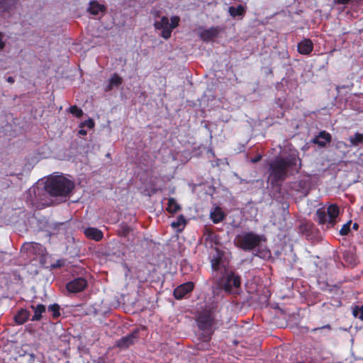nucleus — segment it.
<instances>
[{
    "label": "nucleus",
    "instance_id": "f257e3e1",
    "mask_svg": "<svg viewBox=\"0 0 363 363\" xmlns=\"http://www.w3.org/2000/svg\"><path fill=\"white\" fill-rule=\"evenodd\" d=\"M298 158L295 155L286 157H278L269 164L268 181L272 186H279L286 179L288 171L297 164Z\"/></svg>",
    "mask_w": 363,
    "mask_h": 363
},
{
    "label": "nucleus",
    "instance_id": "f03ea898",
    "mask_svg": "<svg viewBox=\"0 0 363 363\" xmlns=\"http://www.w3.org/2000/svg\"><path fill=\"white\" fill-rule=\"evenodd\" d=\"M196 324L198 328L204 331L201 339L203 343L198 344L197 347L199 350L204 349L203 344L208 346L213 333V326L216 323V318L213 308H206L200 311L196 316Z\"/></svg>",
    "mask_w": 363,
    "mask_h": 363
},
{
    "label": "nucleus",
    "instance_id": "7ed1b4c3",
    "mask_svg": "<svg viewBox=\"0 0 363 363\" xmlns=\"http://www.w3.org/2000/svg\"><path fill=\"white\" fill-rule=\"evenodd\" d=\"M74 188V183L63 175L48 177L45 185V191L51 196H67Z\"/></svg>",
    "mask_w": 363,
    "mask_h": 363
},
{
    "label": "nucleus",
    "instance_id": "20e7f679",
    "mask_svg": "<svg viewBox=\"0 0 363 363\" xmlns=\"http://www.w3.org/2000/svg\"><path fill=\"white\" fill-rule=\"evenodd\" d=\"M339 213L338 206L332 203L328 206L326 210L324 208H320L316 211L315 220L319 225H326L327 228H332L335 225Z\"/></svg>",
    "mask_w": 363,
    "mask_h": 363
},
{
    "label": "nucleus",
    "instance_id": "39448f33",
    "mask_svg": "<svg viewBox=\"0 0 363 363\" xmlns=\"http://www.w3.org/2000/svg\"><path fill=\"white\" fill-rule=\"evenodd\" d=\"M262 240V236L254 232H243L238 235L234 240L236 247L245 252H250L258 247Z\"/></svg>",
    "mask_w": 363,
    "mask_h": 363
},
{
    "label": "nucleus",
    "instance_id": "423d86ee",
    "mask_svg": "<svg viewBox=\"0 0 363 363\" xmlns=\"http://www.w3.org/2000/svg\"><path fill=\"white\" fill-rule=\"evenodd\" d=\"M180 18L178 16L171 17V23L167 16H162L160 21L154 23V27L156 30H161V37L164 39H169L171 37L172 30L179 26Z\"/></svg>",
    "mask_w": 363,
    "mask_h": 363
},
{
    "label": "nucleus",
    "instance_id": "0eeeda50",
    "mask_svg": "<svg viewBox=\"0 0 363 363\" xmlns=\"http://www.w3.org/2000/svg\"><path fill=\"white\" fill-rule=\"evenodd\" d=\"M45 252V248L41 244L35 242H25L21 247V253L33 259L44 256Z\"/></svg>",
    "mask_w": 363,
    "mask_h": 363
},
{
    "label": "nucleus",
    "instance_id": "6e6552de",
    "mask_svg": "<svg viewBox=\"0 0 363 363\" xmlns=\"http://www.w3.org/2000/svg\"><path fill=\"white\" fill-rule=\"evenodd\" d=\"M241 284V278L239 275L235 274L234 272H226L225 276L223 277L222 289L227 294H233V288L238 289Z\"/></svg>",
    "mask_w": 363,
    "mask_h": 363
},
{
    "label": "nucleus",
    "instance_id": "1a4fd4ad",
    "mask_svg": "<svg viewBox=\"0 0 363 363\" xmlns=\"http://www.w3.org/2000/svg\"><path fill=\"white\" fill-rule=\"evenodd\" d=\"M87 286V281L83 277H77L66 284L67 290L70 293H78L84 291Z\"/></svg>",
    "mask_w": 363,
    "mask_h": 363
},
{
    "label": "nucleus",
    "instance_id": "9d476101",
    "mask_svg": "<svg viewBox=\"0 0 363 363\" xmlns=\"http://www.w3.org/2000/svg\"><path fill=\"white\" fill-rule=\"evenodd\" d=\"M195 287L193 281L182 284L174 289V297L177 300L182 299L187 294L191 292Z\"/></svg>",
    "mask_w": 363,
    "mask_h": 363
},
{
    "label": "nucleus",
    "instance_id": "9b49d317",
    "mask_svg": "<svg viewBox=\"0 0 363 363\" xmlns=\"http://www.w3.org/2000/svg\"><path fill=\"white\" fill-rule=\"evenodd\" d=\"M139 337V330H134L126 336L122 337L117 341L116 345L121 349H126L133 345Z\"/></svg>",
    "mask_w": 363,
    "mask_h": 363
},
{
    "label": "nucleus",
    "instance_id": "f8f14e48",
    "mask_svg": "<svg viewBox=\"0 0 363 363\" xmlns=\"http://www.w3.org/2000/svg\"><path fill=\"white\" fill-rule=\"evenodd\" d=\"M222 28L219 26H212L208 29H204L199 33L200 38L204 42H209L217 38Z\"/></svg>",
    "mask_w": 363,
    "mask_h": 363
},
{
    "label": "nucleus",
    "instance_id": "ddd939ff",
    "mask_svg": "<svg viewBox=\"0 0 363 363\" xmlns=\"http://www.w3.org/2000/svg\"><path fill=\"white\" fill-rule=\"evenodd\" d=\"M313 50V43L309 38H304L297 45L298 52L304 55H310Z\"/></svg>",
    "mask_w": 363,
    "mask_h": 363
},
{
    "label": "nucleus",
    "instance_id": "4468645a",
    "mask_svg": "<svg viewBox=\"0 0 363 363\" xmlns=\"http://www.w3.org/2000/svg\"><path fill=\"white\" fill-rule=\"evenodd\" d=\"M84 234L87 238L96 242L101 241L104 238L103 232L96 228L88 227L84 230Z\"/></svg>",
    "mask_w": 363,
    "mask_h": 363
},
{
    "label": "nucleus",
    "instance_id": "2eb2a0df",
    "mask_svg": "<svg viewBox=\"0 0 363 363\" xmlns=\"http://www.w3.org/2000/svg\"><path fill=\"white\" fill-rule=\"evenodd\" d=\"M331 135L328 132L323 130L313 140L315 144L319 147H323L331 141Z\"/></svg>",
    "mask_w": 363,
    "mask_h": 363
},
{
    "label": "nucleus",
    "instance_id": "dca6fc26",
    "mask_svg": "<svg viewBox=\"0 0 363 363\" xmlns=\"http://www.w3.org/2000/svg\"><path fill=\"white\" fill-rule=\"evenodd\" d=\"M30 308L33 311L34 314L32 316L31 321H39L43 318V313H45L46 307L43 303H38L36 306L31 305Z\"/></svg>",
    "mask_w": 363,
    "mask_h": 363
},
{
    "label": "nucleus",
    "instance_id": "f3484780",
    "mask_svg": "<svg viewBox=\"0 0 363 363\" xmlns=\"http://www.w3.org/2000/svg\"><path fill=\"white\" fill-rule=\"evenodd\" d=\"M30 316V313L29 311L25 308H21L14 315V321L18 325H23L28 320H29Z\"/></svg>",
    "mask_w": 363,
    "mask_h": 363
},
{
    "label": "nucleus",
    "instance_id": "a211bd4d",
    "mask_svg": "<svg viewBox=\"0 0 363 363\" xmlns=\"http://www.w3.org/2000/svg\"><path fill=\"white\" fill-rule=\"evenodd\" d=\"M223 252L216 250V253L211 259V267L213 271H219L221 269Z\"/></svg>",
    "mask_w": 363,
    "mask_h": 363
},
{
    "label": "nucleus",
    "instance_id": "6ab92c4d",
    "mask_svg": "<svg viewBox=\"0 0 363 363\" xmlns=\"http://www.w3.org/2000/svg\"><path fill=\"white\" fill-rule=\"evenodd\" d=\"M106 7L104 4H99L97 1L93 0L89 3L88 11L92 15H97L100 12H105Z\"/></svg>",
    "mask_w": 363,
    "mask_h": 363
},
{
    "label": "nucleus",
    "instance_id": "aec40b11",
    "mask_svg": "<svg viewBox=\"0 0 363 363\" xmlns=\"http://www.w3.org/2000/svg\"><path fill=\"white\" fill-rule=\"evenodd\" d=\"M210 217L213 223H218L224 219L225 215L221 208L217 206L211 213Z\"/></svg>",
    "mask_w": 363,
    "mask_h": 363
},
{
    "label": "nucleus",
    "instance_id": "412c9836",
    "mask_svg": "<svg viewBox=\"0 0 363 363\" xmlns=\"http://www.w3.org/2000/svg\"><path fill=\"white\" fill-rule=\"evenodd\" d=\"M132 231L133 228L126 223L123 222L118 225L117 235L121 238H126Z\"/></svg>",
    "mask_w": 363,
    "mask_h": 363
},
{
    "label": "nucleus",
    "instance_id": "4be33fe9",
    "mask_svg": "<svg viewBox=\"0 0 363 363\" xmlns=\"http://www.w3.org/2000/svg\"><path fill=\"white\" fill-rule=\"evenodd\" d=\"M180 209H181V207H180L179 204L177 203V202L176 201V200L174 198L170 197L168 199L167 206L166 208V211L168 213H169L171 214H174Z\"/></svg>",
    "mask_w": 363,
    "mask_h": 363
},
{
    "label": "nucleus",
    "instance_id": "5701e85b",
    "mask_svg": "<svg viewBox=\"0 0 363 363\" xmlns=\"http://www.w3.org/2000/svg\"><path fill=\"white\" fill-rule=\"evenodd\" d=\"M17 3V0H0V13L9 11Z\"/></svg>",
    "mask_w": 363,
    "mask_h": 363
},
{
    "label": "nucleus",
    "instance_id": "b1692460",
    "mask_svg": "<svg viewBox=\"0 0 363 363\" xmlns=\"http://www.w3.org/2000/svg\"><path fill=\"white\" fill-rule=\"evenodd\" d=\"M228 11L233 17L243 16L245 13V8L241 4L238 5L237 7L230 6Z\"/></svg>",
    "mask_w": 363,
    "mask_h": 363
},
{
    "label": "nucleus",
    "instance_id": "393cba45",
    "mask_svg": "<svg viewBox=\"0 0 363 363\" xmlns=\"http://www.w3.org/2000/svg\"><path fill=\"white\" fill-rule=\"evenodd\" d=\"M123 82L122 78L117 74H113L110 80L107 90H111L113 86H118Z\"/></svg>",
    "mask_w": 363,
    "mask_h": 363
},
{
    "label": "nucleus",
    "instance_id": "a878e982",
    "mask_svg": "<svg viewBox=\"0 0 363 363\" xmlns=\"http://www.w3.org/2000/svg\"><path fill=\"white\" fill-rule=\"evenodd\" d=\"M48 311L52 312V316L54 320L57 319L60 316V306L57 303H53L48 306Z\"/></svg>",
    "mask_w": 363,
    "mask_h": 363
},
{
    "label": "nucleus",
    "instance_id": "bb28decb",
    "mask_svg": "<svg viewBox=\"0 0 363 363\" xmlns=\"http://www.w3.org/2000/svg\"><path fill=\"white\" fill-rule=\"evenodd\" d=\"M352 315L354 317L359 318L361 320H363V305L362 306H354L352 307Z\"/></svg>",
    "mask_w": 363,
    "mask_h": 363
},
{
    "label": "nucleus",
    "instance_id": "cd10ccee",
    "mask_svg": "<svg viewBox=\"0 0 363 363\" xmlns=\"http://www.w3.org/2000/svg\"><path fill=\"white\" fill-rule=\"evenodd\" d=\"M350 141L353 145L363 143V133H356L354 136L350 137Z\"/></svg>",
    "mask_w": 363,
    "mask_h": 363
},
{
    "label": "nucleus",
    "instance_id": "c85d7f7f",
    "mask_svg": "<svg viewBox=\"0 0 363 363\" xmlns=\"http://www.w3.org/2000/svg\"><path fill=\"white\" fill-rule=\"evenodd\" d=\"M69 112L78 118L83 115L82 110L76 105L71 106L69 108Z\"/></svg>",
    "mask_w": 363,
    "mask_h": 363
},
{
    "label": "nucleus",
    "instance_id": "c756f323",
    "mask_svg": "<svg viewBox=\"0 0 363 363\" xmlns=\"http://www.w3.org/2000/svg\"><path fill=\"white\" fill-rule=\"evenodd\" d=\"M186 223V220L185 219V217L183 215H180L177 217V219L176 221H174L172 223V226L173 228H179L181 225H185Z\"/></svg>",
    "mask_w": 363,
    "mask_h": 363
},
{
    "label": "nucleus",
    "instance_id": "7c9ffc66",
    "mask_svg": "<svg viewBox=\"0 0 363 363\" xmlns=\"http://www.w3.org/2000/svg\"><path fill=\"white\" fill-rule=\"evenodd\" d=\"M352 224V220L347 221L345 224L342 225L341 229L340 230V234L341 235H347L350 232V227Z\"/></svg>",
    "mask_w": 363,
    "mask_h": 363
},
{
    "label": "nucleus",
    "instance_id": "2f4dec72",
    "mask_svg": "<svg viewBox=\"0 0 363 363\" xmlns=\"http://www.w3.org/2000/svg\"><path fill=\"white\" fill-rule=\"evenodd\" d=\"M81 126H86L89 128H93L94 127V121L91 118H89L85 120L83 123H82Z\"/></svg>",
    "mask_w": 363,
    "mask_h": 363
},
{
    "label": "nucleus",
    "instance_id": "473e14b6",
    "mask_svg": "<svg viewBox=\"0 0 363 363\" xmlns=\"http://www.w3.org/2000/svg\"><path fill=\"white\" fill-rule=\"evenodd\" d=\"M306 185H307V182L305 181H300L298 183L299 187L303 189L302 191V193H303L305 195H306L308 192V191L306 186Z\"/></svg>",
    "mask_w": 363,
    "mask_h": 363
},
{
    "label": "nucleus",
    "instance_id": "72a5a7b5",
    "mask_svg": "<svg viewBox=\"0 0 363 363\" xmlns=\"http://www.w3.org/2000/svg\"><path fill=\"white\" fill-rule=\"evenodd\" d=\"M325 328H327L329 330H331V326L329 324H327L325 325H323L322 327H319V328H315L313 329H312V332H316L317 330H321V329H325Z\"/></svg>",
    "mask_w": 363,
    "mask_h": 363
},
{
    "label": "nucleus",
    "instance_id": "f704fd0d",
    "mask_svg": "<svg viewBox=\"0 0 363 363\" xmlns=\"http://www.w3.org/2000/svg\"><path fill=\"white\" fill-rule=\"evenodd\" d=\"M335 2L337 4L345 5L350 3L351 0H334Z\"/></svg>",
    "mask_w": 363,
    "mask_h": 363
},
{
    "label": "nucleus",
    "instance_id": "c9c22d12",
    "mask_svg": "<svg viewBox=\"0 0 363 363\" xmlns=\"http://www.w3.org/2000/svg\"><path fill=\"white\" fill-rule=\"evenodd\" d=\"M5 46L4 42L2 40V34L0 33V50H2Z\"/></svg>",
    "mask_w": 363,
    "mask_h": 363
},
{
    "label": "nucleus",
    "instance_id": "e433bc0d",
    "mask_svg": "<svg viewBox=\"0 0 363 363\" xmlns=\"http://www.w3.org/2000/svg\"><path fill=\"white\" fill-rule=\"evenodd\" d=\"M79 134L81 135H86L87 134V132L84 129H81L79 130Z\"/></svg>",
    "mask_w": 363,
    "mask_h": 363
},
{
    "label": "nucleus",
    "instance_id": "4c0bfd02",
    "mask_svg": "<svg viewBox=\"0 0 363 363\" xmlns=\"http://www.w3.org/2000/svg\"><path fill=\"white\" fill-rule=\"evenodd\" d=\"M261 159V156L260 155H258V156H256L255 158L252 159V162H257L258 161H259Z\"/></svg>",
    "mask_w": 363,
    "mask_h": 363
},
{
    "label": "nucleus",
    "instance_id": "58836bf2",
    "mask_svg": "<svg viewBox=\"0 0 363 363\" xmlns=\"http://www.w3.org/2000/svg\"><path fill=\"white\" fill-rule=\"evenodd\" d=\"M26 330L29 333H32L33 330H31L30 325H28L26 326Z\"/></svg>",
    "mask_w": 363,
    "mask_h": 363
},
{
    "label": "nucleus",
    "instance_id": "ea45409f",
    "mask_svg": "<svg viewBox=\"0 0 363 363\" xmlns=\"http://www.w3.org/2000/svg\"><path fill=\"white\" fill-rule=\"evenodd\" d=\"M352 228L355 230H357L359 228V224L357 223H354L352 225Z\"/></svg>",
    "mask_w": 363,
    "mask_h": 363
},
{
    "label": "nucleus",
    "instance_id": "a19ab883",
    "mask_svg": "<svg viewBox=\"0 0 363 363\" xmlns=\"http://www.w3.org/2000/svg\"><path fill=\"white\" fill-rule=\"evenodd\" d=\"M14 81L15 80H14L13 77H9L7 78V82H9V83H13Z\"/></svg>",
    "mask_w": 363,
    "mask_h": 363
},
{
    "label": "nucleus",
    "instance_id": "79ce46f5",
    "mask_svg": "<svg viewBox=\"0 0 363 363\" xmlns=\"http://www.w3.org/2000/svg\"><path fill=\"white\" fill-rule=\"evenodd\" d=\"M342 305V303L340 301H337V306H340Z\"/></svg>",
    "mask_w": 363,
    "mask_h": 363
},
{
    "label": "nucleus",
    "instance_id": "37998d69",
    "mask_svg": "<svg viewBox=\"0 0 363 363\" xmlns=\"http://www.w3.org/2000/svg\"><path fill=\"white\" fill-rule=\"evenodd\" d=\"M285 55H286V58H289V54H288V52H287L286 51V52H285Z\"/></svg>",
    "mask_w": 363,
    "mask_h": 363
}]
</instances>
